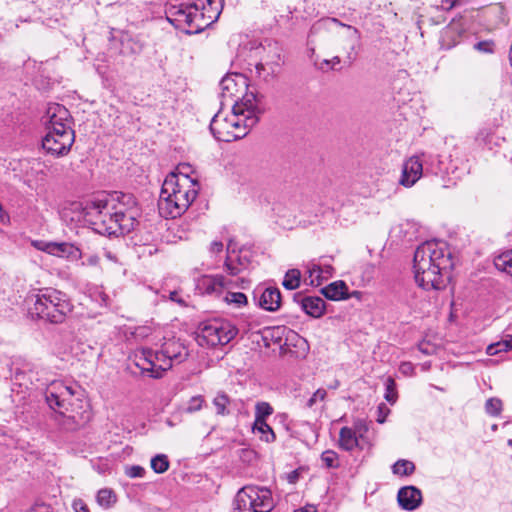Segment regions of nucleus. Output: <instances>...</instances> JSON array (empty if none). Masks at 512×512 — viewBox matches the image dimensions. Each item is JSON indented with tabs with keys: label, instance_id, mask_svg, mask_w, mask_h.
<instances>
[{
	"label": "nucleus",
	"instance_id": "412c9836",
	"mask_svg": "<svg viewBox=\"0 0 512 512\" xmlns=\"http://www.w3.org/2000/svg\"><path fill=\"white\" fill-rule=\"evenodd\" d=\"M321 292L327 299L334 301L349 298V295L347 294L348 287L345 282L341 280L330 283L328 286L322 288Z\"/></svg>",
	"mask_w": 512,
	"mask_h": 512
},
{
	"label": "nucleus",
	"instance_id": "bb28decb",
	"mask_svg": "<svg viewBox=\"0 0 512 512\" xmlns=\"http://www.w3.org/2000/svg\"><path fill=\"white\" fill-rule=\"evenodd\" d=\"M307 273L308 277L305 279L307 283L311 286H319L321 285L324 276L323 269L320 265L315 263H310L307 265Z\"/></svg>",
	"mask_w": 512,
	"mask_h": 512
},
{
	"label": "nucleus",
	"instance_id": "6ab92c4d",
	"mask_svg": "<svg viewBox=\"0 0 512 512\" xmlns=\"http://www.w3.org/2000/svg\"><path fill=\"white\" fill-rule=\"evenodd\" d=\"M258 303L264 310L271 312L278 310L281 304L280 290L275 287L265 288L260 294Z\"/></svg>",
	"mask_w": 512,
	"mask_h": 512
},
{
	"label": "nucleus",
	"instance_id": "13d9d810",
	"mask_svg": "<svg viewBox=\"0 0 512 512\" xmlns=\"http://www.w3.org/2000/svg\"><path fill=\"white\" fill-rule=\"evenodd\" d=\"M98 262V257L93 256L89 259L90 264H96Z\"/></svg>",
	"mask_w": 512,
	"mask_h": 512
},
{
	"label": "nucleus",
	"instance_id": "603ef678",
	"mask_svg": "<svg viewBox=\"0 0 512 512\" xmlns=\"http://www.w3.org/2000/svg\"><path fill=\"white\" fill-rule=\"evenodd\" d=\"M223 250V243L220 241H214L210 245V251L212 253H220Z\"/></svg>",
	"mask_w": 512,
	"mask_h": 512
},
{
	"label": "nucleus",
	"instance_id": "39448f33",
	"mask_svg": "<svg viewBox=\"0 0 512 512\" xmlns=\"http://www.w3.org/2000/svg\"><path fill=\"white\" fill-rule=\"evenodd\" d=\"M200 185L196 179L171 172L165 178L158 201L159 213L165 218L181 216L194 202Z\"/></svg>",
	"mask_w": 512,
	"mask_h": 512
},
{
	"label": "nucleus",
	"instance_id": "c9c22d12",
	"mask_svg": "<svg viewBox=\"0 0 512 512\" xmlns=\"http://www.w3.org/2000/svg\"><path fill=\"white\" fill-rule=\"evenodd\" d=\"M321 461L326 468H338L340 466L339 456L333 450H326L322 452Z\"/></svg>",
	"mask_w": 512,
	"mask_h": 512
},
{
	"label": "nucleus",
	"instance_id": "8fccbe9b",
	"mask_svg": "<svg viewBox=\"0 0 512 512\" xmlns=\"http://www.w3.org/2000/svg\"><path fill=\"white\" fill-rule=\"evenodd\" d=\"M399 370L403 373V374H411L414 370V367L413 365L410 363V362H403L401 365H400V368Z\"/></svg>",
	"mask_w": 512,
	"mask_h": 512
},
{
	"label": "nucleus",
	"instance_id": "2f4dec72",
	"mask_svg": "<svg viewBox=\"0 0 512 512\" xmlns=\"http://www.w3.org/2000/svg\"><path fill=\"white\" fill-rule=\"evenodd\" d=\"M169 465L168 457L165 454H158L151 459V468L157 474L166 472Z\"/></svg>",
	"mask_w": 512,
	"mask_h": 512
},
{
	"label": "nucleus",
	"instance_id": "423d86ee",
	"mask_svg": "<svg viewBox=\"0 0 512 512\" xmlns=\"http://www.w3.org/2000/svg\"><path fill=\"white\" fill-rule=\"evenodd\" d=\"M72 309L73 305L65 293L53 288H45L35 295L33 307L29 312L38 319L60 324L65 321Z\"/></svg>",
	"mask_w": 512,
	"mask_h": 512
},
{
	"label": "nucleus",
	"instance_id": "bf43d9fd",
	"mask_svg": "<svg viewBox=\"0 0 512 512\" xmlns=\"http://www.w3.org/2000/svg\"><path fill=\"white\" fill-rule=\"evenodd\" d=\"M385 417H386L385 415H383V416L379 415V417L377 418V421L379 423H384L385 422Z\"/></svg>",
	"mask_w": 512,
	"mask_h": 512
},
{
	"label": "nucleus",
	"instance_id": "a211bd4d",
	"mask_svg": "<svg viewBox=\"0 0 512 512\" xmlns=\"http://www.w3.org/2000/svg\"><path fill=\"white\" fill-rule=\"evenodd\" d=\"M399 506L406 511L417 509L422 503V493L415 486H405L399 489L397 494Z\"/></svg>",
	"mask_w": 512,
	"mask_h": 512
},
{
	"label": "nucleus",
	"instance_id": "4be33fe9",
	"mask_svg": "<svg viewBox=\"0 0 512 512\" xmlns=\"http://www.w3.org/2000/svg\"><path fill=\"white\" fill-rule=\"evenodd\" d=\"M41 249L57 257H69L75 255V253L78 251V249L73 244L66 242H49L46 243Z\"/></svg>",
	"mask_w": 512,
	"mask_h": 512
},
{
	"label": "nucleus",
	"instance_id": "7c9ffc66",
	"mask_svg": "<svg viewBox=\"0 0 512 512\" xmlns=\"http://www.w3.org/2000/svg\"><path fill=\"white\" fill-rule=\"evenodd\" d=\"M227 292L225 296L223 297V300L229 304L233 305L236 308H240L247 304V297L242 292H231L228 289H226Z\"/></svg>",
	"mask_w": 512,
	"mask_h": 512
},
{
	"label": "nucleus",
	"instance_id": "dca6fc26",
	"mask_svg": "<svg viewBox=\"0 0 512 512\" xmlns=\"http://www.w3.org/2000/svg\"><path fill=\"white\" fill-rule=\"evenodd\" d=\"M422 173V162L418 156H412L403 164L399 183L405 187H411L421 178Z\"/></svg>",
	"mask_w": 512,
	"mask_h": 512
},
{
	"label": "nucleus",
	"instance_id": "ddd939ff",
	"mask_svg": "<svg viewBox=\"0 0 512 512\" xmlns=\"http://www.w3.org/2000/svg\"><path fill=\"white\" fill-rule=\"evenodd\" d=\"M231 280H226L223 275H202L196 280V291L200 295L219 298L226 289L232 286Z\"/></svg>",
	"mask_w": 512,
	"mask_h": 512
},
{
	"label": "nucleus",
	"instance_id": "864d4df0",
	"mask_svg": "<svg viewBox=\"0 0 512 512\" xmlns=\"http://www.w3.org/2000/svg\"><path fill=\"white\" fill-rule=\"evenodd\" d=\"M294 512H317V509L313 505H306L305 507L294 510Z\"/></svg>",
	"mask_w": 512,
	"mask_h": 512
},
{
	"label": "nucleus",
	"instance_id": "4c0bfd02",
	"mask_svg": "<svg viewBox=\"0 0 512 512\" xmlns=\"http://www.w3.org/2000/svg\"><path fill=\"white\" fill-rule=\"evenodd\" d=\"M502 410V401L499 398H489L485 403V411L491 416H498Z\"/></svg>",
	"mask_w": 512,
	"mask_h": 512
},
{
	"label": "nucleus",
	"instance_id": "9d476101",
	"mask_svg": "<svg viewBox=\"0 0 512 512\" xmlns=\"http://www.w3.org/2000/svg\"><path fill=\"white\" fill-rule=\"evenodd\" d=\"M157 352L161 363L159 364L158 373L154 375L155 379L161 378L165 371L173 365L183 363L189 356L187 347L178 339L166 340L160 351Z\"/></svg>",
	"mask_w": 512,
	"mask_h": 512
},
{
	"label": "nucleus",
	"instance_id": "c756f323",
	"mask_svg": "<svg viewBox=\"0 0 512 512\" xmlns=\"http://www.w3.org/2000/svg\"><path fill=\"white\" fill-rule=\"evenodd\" d=\"M392 471L400 476H409L414 473L415 464L409 460L400 459L392 466Z\"/></svg>",
	"mask_w": 512,
	"mask_h": 512
},
{
	"label": "nucleus",
	"instance_id": "e433bc0d",
	"mask_svg": "<svg viewBox=\"0 0 512 512\" xmlns=\"http://www.w3.org/2000/svg\"><path fill=\"white\" fill-rule=\"evenodd\" d=\"M385 399L394 404L397 400L396 383L392 377H388L385 381Z\"/></svg>",
	"mask_w": 512,
	"mask_h": 512
},
{
	"label": "nucleus",
	"instance_id": "f03ea898",
	"mask_svg": "<svg viewBox=\"0 0 512 512\" xmlns=\"http://www.w3.org/2000/svg\"><path fill=\"white\" fill-rule=\"evenodd\" d=\"M261 99L255 92H247L233 104L230 115L222 111L216 113L209 126L215 139L231 142L245 137L264 111L260 107Z\"/></svg>",
	"mask_w": 512,
	"mask_h": 512
},
{
	"label": "nucleus",
	"instance_id": "79ce46f5",
	"mask_svg": "<svg viewBox=\"0 0 512 512\" xmlns=\"http://www.w3.org/2000/svg\"><path fill=\"white\" fill-rule=\"evenodd\" d=\"M474 49L483 53H493L494 52V42L490 40L480 41L474 45Z\"/></svg>",
	"mask_w": 512,
	"mask_h": 512
},
{
	"label": "nucleus",
	"instance_id": "4d7b16f0",
	"mask_svg": "<svg viewBox=\"0 0 512 512\" xmlns=\"http://www.w3.org/2000/svg\"><path fill=\"white\" fill-rule=\"evenodd\" d=\"M378 411L381 415H385L389 412V409L386 407V405L384 403H381L379 406H378Z\"/></svg>",
	"mask_w": 512,
	"mask_h": 512
},
{
	"label": "nucleus",
	"instance_id": "4468645a",
	"mask_svg": "<svg viewBox=\"0 0 512 512\" xmlns=\"http://www.w3.org/2000/svg\"><path fill=\"white\" fill-rule=\"evenodd\" d=\"M45 118L47 132L72 129L70 126V113L63 105L53 104L49 106Z\"/></svg>",
	"mask_w": 512,
	"mask_h": 512
},
{
	"label": "nucleus",
	"instance_id": "6e6d98bb",
	"mask_svg": "<svg viewBox=\"0 0 512 512\" xmlns=\"http://www.w3.org/2000/svg\"><path fill=\"white\" fill-rule=\"evenodd\" d=\"M322 269H323L324 279H327L328 277H330L332 275L333 268L331 266H325Z\"/></svg>",
	"mask_w": 512,
	"mask_h": 512
},
{
	"label": "nucleus",
	"instance_id": "a878e982",
	"mask_svg": "<svg viewBox=\"0 0 512 512\" xmlns=\"http://www.w3.org/2000/svg\"><path fill=\"white\" fill-rule=\"evenodd\" d=\"M276 64H263L257 63L255 65L256 77L262 79L265 82H269L277 75Z\"/></svg>",
	"mask_w": 512,
	"mask_h": 512
},
{
	"label": "nucleus",
	"instance_id": "c85d7f7f",
	"mask_svg": "<svg viewBox=\"0 0 512 512\" xmlns=\"http://www.w3.org/2000/svg\"><path fill=\"white\" fill-rule=\"evenodd\" d=\"M301 272L298 269H290L286 272L282 285L288 290H294L299 287Z\"/></svg>",
	"mask_w": 512,
	"mask_h": 512
},
{
	"label": "nucleus",
	"instance_id": "a19ab883",
	"mask_svg": "<svg viewBox=\"0 0 512 512\" xmlns=\"http://www.w3.org/2000/svg\"><path fill=\"white\" fill-rule=\"evenodd\" d=\"M204 403V399L202 396H194L189 400L188 406L186 408L187 412L192 413L199 411Z\"/></svg>",
	"mask_w": 512,
	"mask_h": 512
},
{
	"label": "nucleus",
	"instance_id": "ea45409f",
	"mask_svg": "<svg viewBox=\"0 0 512 512\" xmlns=\"http://www.w3.org/2000/svg\"><path fill=\"white\" fill-rule=\"evenodd\" d=\"M327 396V392L323 388L317 389L313 395L308 399L306 407L312 408L318 400L323 401Z\"/></svg>",
	"mask_w": 512,
	"mask_h": 512
},
{
	"label": "nucleus",
	"instance_id": "473e14b6",
	"mask_svg": "<svg viewBox=\"0 0 512 512\" xmlns=\"http://www.w3.org/2000/svg\"><path fill=\"white\" fill-rule=\"evenodd\" d=\"M512 349V337L510 339H504L499 342L490 344L486 353L490 356H494L500 352H507Z\"/></svg>",
	"mask_w": 512,
	"mask_h": 512
},
{
	"label": "nucleus",
	"instance_id": "49530a36",
	"mask_svg": "<svg viewBox=\"0 0 512 512\" xmlns=\"http://www.w3.org/2000/svg\"><path fill=\"white\" fill-rule=\"evenodd\" d=\"M72 507L75 512H89L86 503L81 499L74 500Z\"/></svg>",
	"mask_w": 512,
	"mask_h": 512
},
{
	"label": "nucleus",
	"instance_id": "72a5a7b5",
	"mask_svg": "<svg viewBox=\"0 0 512 512\" xmlns=\"http://www.w3.org/2000/svg\"><path fill=\"white\" fill-rule=\"evenodd\" d=\"M273 413V408L268 402H258L255 406V421H266V418Z\"/></svg>",
	"mask_w": 512,
	"mask_h": 512
},
{
	"label": "nucleus",
	"instance_id": "09e8293b",
	"mask_svg": "<svg viewBox=\"0 0 512 512\" xmlns=\"http://www.w3.org/2000/svg\"><path fill=\"white\" fill-rule=\"evenodd\" d=\"M461 3V0H442L443 8L446 10H451Z\"/></svg>",
	"mask_w": 512,
	"mask_h": 512
},
{
	"label": "nucleus",
	"instance_id": "f3484780",
	"mask_svg": "<svg viewBox=\"0 0 512 512\" xmlns=\"http://www.w3.org/2000/svg\"><path fill=\"white\" fill-rule=\"evenodd\" d=\"M294 301L311 317L319 318L325 313L326 303L319 296H303L298 293L294 295Z\"/></svg>",
	"mask_w": 512,
	"mask_h": 512
},
{
	"label": "nucleus",
	"instance_id": "f8f14e48",
	"mask_svg": "<svg viewBox=\"0 0 512 512\" xmlns=\"http://www.w3.org/2000/svg\"><path fill=\"white\" fill-rule=\"evenodd\" d=\"M220 88L223 100H231L234 103L240 101L245 93L250 92L247 77L237 73L223 77Z\"/></svg>",
	"mask_w": 512,
	"mask_h": 512
},
{
	"label": "nucleus",
	"instance_id": "2eb2a0df",
	"mask_svg": "<svg viewBox=\"0 0 512 512\" xmlns=\"http://www.w3.org/2000/svg\"><path fill=\"white\" fill-rule=\"evenodd\" d=\"M134 362L142 373L152 378H155L154 375L158 373L159 364L161 363L158 352H154L151 349H143L135 354Z\"/></svg>",
	"mask_w": 512,
	"mask_h": 512
},
{
	"label": "nucleus",
	"instance_id": "f257e3e1",
	"mask_svg": "<svg viewBox=\"0 0 512 512\" xmlns=\"http://www.w3.org/2000/svg\"><path fill=\"white\" fill-rule=\"evenodd\" d=\"M135 199L131 194L114 192L87 200L82 213L86 223L100 235L120 236L131 232L137 224Z\"/></svg>",
	"mask_w": 512,
	"mask_h": 512
},
{
	"label": "nucleus",
	"instance_id": "5fc2aeb1",
	"mask_svg": "<svg viewBox=\"0 0 512 512\" xmlns=\"http://www.w3.org/2000/svg\"><path fill=\"white\" fill-rule=\"evenodd\" d=\"M189 169H190V166H189V165H186V164H185V165H180V166L178 167V172H177V173H175V174H176V175H181L182 173H184V174H187V175L189 176V174H188V170H189Z\"/></svg>",
	"mask_w": 512,
	"mask_h": 512
},
{
	"label": "nucleus",
	"instance_id": "f704fd0d",
	"mask_svg": "<svg viewBox=\"0 0 512 512\" xmlns=\"http://www.w3.org/2000/svg\"><path fill=\"white\" fill-rule=\"evenodd\" d=\"M97 502L103 507H110L116 502V495L110 489H101L97 494Z\"/></svg>",
	"mask_w": 512,
	"mask_h": 512
},
{
	"label": "nucleus",
	"instance_id": "e2e57ef3",
	"mask_svg": "<svg viewBox=\"0 0 512 512\" xmlns=\"http://www.w3.org/2000/svg\"><path fill=\"white\" fill-rule=\"evenodd\" d=\"M31 512H37V508L31 509Z\"/></svg>",
	"mask_w": 512,
	"mask_h": 512
},
{
	"label": "nucleus",
	"instance_id": "c03bdc74",
	"mask_svg": "<svg viewBox=\"0 0 512 512\" xmlns=\"http://www.w3.org/2000/svg\"><path fill=\"white\" fill-rule=\"evenodd\" d=\"M126 41H127V43L131 44V47H130L131 53L138 54L142 51L143 44L140 41L135 40L131 37H128Z\"/></svg>",
	"mask_w": 512,
	"mask_h": 512
},
{
	"label": "nucleus",
	"instance_id": "9b49d317",
	"mask_svg": "<svg viewBox=\"0 0 512 512\" xmlns=\"http://www.w3.org/2000/svg\"><path fill=\"white\" fill-rule=\"evenodd\" d=\"M74 140L75 136L72 129L55 130V132L46 133L42 140V147L53 156H64L70 151Z\"/></svg>",
	"mask_w": 512,
	"mask_h": 512
},
{
	"label": "nucleus",
	"instance_id": "0eeeda50",
	"mask_svg": "<svg viewBox=\"0 0 512 512\" xmlns=\"http://www.w3.org/2000/svg\"><path fill=\"white\" fill-rule=\"evenodd\" d=\"M82 395L81 388L77 384H67L62 380L51 381L45 390V399L47 404L54 411H58L59 415L64 419V425L66 423H75L74 416H65V412L70 411L72 401L74 398L79 399Z\"/></svg>",
	"mask_w": 512,
	"mask_h": 512
},
{
	"label": "nucleus",
	"instance_id": "b1692460",
	"mask_svg": "<svg viewBox=\"0 0 512 512\" xmlns=\"http://www.w3.org/2000/svg\"><path fill=\"white\" fill-rule=\"evenodd\" d=\"M213 405L216 409V414L220 416H227L231 413L230 405L231 399L224 392H218L213 399Z\"/></svg>",
	"mask_w": 512,
	"mask_h": 512
},
{
	"label": "nucleus",
	"instance_id": "6e6552de",
	"mask_svg": "<svg viewBox=\"0 0 512 512\" xmlns=\"http://www.w3.org/2000/svg\"><path fill=\"white\" fill-rule=\"evenodd\" d=\"M274 506L271 490L255 485L242 487L233 500V512H271Z\"/></svg>",
	"mask_w": 512,
	"mask_h": 512
},
{
	"label": "nucleus",
	"instance_id": "680f3d73",
	"mask_svg": "<svg viewBox=\"0 0 512 512\" xmlns=\"http://www.w3.org/2000/svg\"><path fill=\"white\" fill-rule=\"evenodd\" d=\"M339 386V382L338 381H335V384H333V386H331L332 388H337Z\"/></svg>",
	"mask_w": 512,
	"mask_h": 512
},
{
	"label": "nucleus",
	"instance_id": "3c124183",
	"mask_svg": "<svg viewBox=\"0 0 512 512\" xmlns=\"http://www.w3.org/2000/svg\"><path fill=\"white\" fill-rule=\"evenodd\" d=\"M451 33H453V31H452V29H451L450 27H447V28L445 29V31H444V36H443V40H442V45H443L444 47H446L447 49H450V48H452L453 46H455V45H456V42H453V43H451V44H450V43H448V44H446V43H445V38H446V37H448V36H449V34H451Z\"/></svg>",
	"mask_w": 512,
	"mask_h": 512
},
{
	"label": "nucleus",
	"instance_id": "5701e85b",
	"mask_svg": "<svg viewBox=\"0 0 512 512\" xmlns=\"http://www.w3.org/2000/svg\"><path fill=\"white\" fill-rule=\"evenodd\" d=\"M359 446V438L352 428L342 427L339 432V447L344 451H352Z\"/></svg>",
	"mask_w": 512,
	"mask_h": 512
},
{
	"label": "nucleus",
	"instance_id": "7ed1b4c3",
	"mask_svg": "<svg viewBox=\"0 0 512 512\" xmlns=\"http://www.w3.org/2000/svg\"><path fill=\"white\" fill-rule=\"evenodd\" d=\"M222 0H174L165 9L167 20L188 34L199 33L219 17Z\"/></svg>",
	"mask_w": 512,
	"mask_h": 512
},
{
	"label": "nucleus",
	"instance_id": "052dcab7",
	"mask_svg": "<svg viewBox=\"0 0 512 512\" xmlns=\"http://www.w3.org/2000/svg\"><path fill=\"white\" fill-rule=\"evenodd\" d=\"M38 508H40V509H44V510H45V512H48V507H47V506H45V505L38 506Z\"/></svg>",
	"mask_w": 512,
	"mask_h": 512
},
{
	"label": "nucleus",
	"instance_id": "20e7f679",
	"mask_svg": "<svg viewBox=\"0 0 512 512\" xmlns=\"http://www.w3.org/2000/svg\"><path fill=\"white\" fill-rule=\"evenodd\" d=\"M416 283L424 290L446 286L444 274L453 267L451 254L443 244L427 241L417 247L413 259Z\"/></svg>",
	"mask_w": 512,
	"mask_h": 512
},
{
	"label": "nucleus",
	"instance_id": "393cba45",
	"mask_svg": "<svg viewBox=\"0 0 512 512\" xmlns=\"http://www.w3.org/2000/svg\"><path fill=\"white\" fill-rule=\"evenodd\" d=\"M253 432L260 434V439L267 443H272L276 439L273 429L266 421L258 420V422H254Z\"/></svg>",
	"mask_w": 512,
	"mask_h": 512
},
{
	"label": "nucleus",
	"instance_id": "aec40b11",
	"mask_svg": "<svg viewBox=\"0 0 512 512\" xmlns=\"http://www.w3.org/2000/svg\"><path fill=\"white\" fill-rule=\"evenodd\" d=\"M235 253V248L232 241H229L227 245V257L224 263L225 270L228 274L236 276L247 268V260L237 257L236 261L233 259L232 254Z\"/></svg>",
	"mask_w": 512,
	"mask_h": 512
},
{
	"label": "nucleus",
	"instance_id": "de8ad7c7",
	"mask_svg": "<svg viewBox=\"0 0 512 512\" xmlns=\"http://www.w3.org/2000/svg\"><path fill=\"white\" fill-rule=\"evenodd\" d=\"M169 299L180 306H186V302L183 298L180 297L179 293L177 291H171L169 293Z\"/></svg>",
	"mask_w": 512,
	"mask_h": 512
},
{
	"label": "nucleus",
	"instance_id": "cd10ccee",
	"mask_svg": "<svg viewBox=\"0 0 512 512\" xmlns=\"http://www.w3.org/2000/svg\"><path fill=\"white\" fill-rule=\"evenodd\" d=\"M494 263L497 269L512 276V250L500 254Z\"/></svg>",
	"mask_w": 512,
	"mask_h": 512
},
{
	"label": "nucleus",
	"instance_id": "37998d69",
	"mask_svg": "<svg viewBox=\"0 0 512 512\" xmlns=\"http://www.w3.org/2000/svg\"><path fill=\"white\" fill-rule=\"evenodd\" d=\"M353 431L356 432L358 438H362L366 432H368V425L363 420H357L354 423Z\"/></svg>",
	"mask_w": 512,
	"mask_h": 512
},
{
	"label": "nucleus",
	"instance_id": "a18cd8bd",
	"mask_svg": "<svg viewBox=\"0 0 512 512\" xmlns=\"http://www.w3.org/2000/svg\"><path fill=\"white\" fill-rule=\"evenodd\" d=\"M340 63V58L338 56L333 57L331 60L324 59L319 64L320 69H324L325 67L328 68H334L335 65H338Z\"/></svg>",
	"mask_w": 512,
	"mask_h": 512
},
{
	"label": "nucleus",
	"instance_id": "58836bf2",
	"mask_svg": "<svg viewBox=\"0 0 512 512\" xmlns=\"http://www.w3.org/2000/svg\"><path fill=\"white\" fill-rule=\"evenodd\" d=\"M146 470L139 465L127 466L125 468V474L130 478H142L144 477Z\"/></svg>",
	"mask_w": 512,
	"mask_h": 512
},
{
	"label": "nucleus",
	"instance_id": "1a4fd4ad",
	"mask_svg": "<svg viewBox=\"0 0 512 512\" xmlns=\"http://www.w3.org/2000/svg\"><path fill=\"white\" fill-rule=\"evenodd\" d=\"M238 329L229 321L213 319L199 327L197 342L200 346L216 347L228 344L237 335Z\"/></svg>",
	"mask_w": 512,
	"mask_h": 512
}]
</instances>
